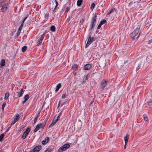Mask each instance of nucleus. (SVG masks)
Instances as JSON below:
<instances>
[{
  "label": "nucleus",
  "mask_w": 152,
  "mask_h": 152,
  "mask_svg": "<svg viewBox=\"0 0 152 152\" xmlns=\"http://www.w3.org/2000/svg\"><path fill=\"white\" fill-rule=\"evenodd\" d=\"M140 28H137L132 33L131 35L133 39H137L139 36L140 34L139 32Z\"/></svg>",
  "instance_id": "1"
},
{
  "label": "nucleus",
  "mask_w": 152,
  "mask_h": 152,
  "mask_svg": "<svg viewBox=\"0 0 152 152\" xmlns=\"http://www.w3.org/2000/svg\"><path fill=\"white\" fill-rule=\"evenodd\" d=\"M97 15L95 13L92 18L91 23L90 25V30H91L95 26L96 23Z\"/></svg>",
  "instance_id": "2"
},
{
  "label": "nucleus",
  "mask_w": 152,
  "mask_h": 152,
  "mask_svg": "<svg viewBox=\"0 0 152 152\" xmlns=\"http://www.w3.org/2000/svg\"><path fill=\"white\" fill-rule=\"evenodd\" d=\"M45 121L44 123L39 124L37 125L36 127L34 130V132H36L38 130L41 128L43 129L44 128L46 125L47 121Z\"/></svg>",
  "instance_id": "3"
},
{
  "label": "nucleus",
  "mask_w": 152,
  "mask_h": 152,
  "mask_svg": "<svg viewBox=\"0 0 152 152\" xmlns=\"http://www.w3.org/2000/svg\"><path fill=\"white\" fill-rule=\"evenodd\" d=\"M70 146L69 144L68 143L64 145L63 146L60 147L58 150V152H62L65 151Z\"/></svg>",
  "instance_id": "4"
},
{
  "label": "nucleus",
  "mask_w": 152,
  "mask_h": 152,
  "mask_svg": "<svg viewBox=\"0 0 152 152\" xmlns=\"http://www.w3.org/2000/svg\"><path fill=\"white\" fill-rule=\"evenodd\" d=\"M94 41L93 37H91V36H89L87 44L86 45L85 48H87L92 42Z\"/></svg>",
  "instance_id": "5"
},
{
  "label": "nucleus",
  "mask_w": 152,
  "mask_h": 152,
  "mask_svg": "<svg viewBox=\"0 0 152 152\" xmlns=\"http://www.w3.org/2000/svg\"><path fill=\"white\" fill-rule=\"evenodd\" d=\"M20 116L18 114H16L15 115V117L14 118L13 121L11 124V126H12L14 125L15 123L18 120Z\"/></svg>",
  "instance_id": "6"
},
{
  "label": "nucleus",
  "mask_w": 152,
  "mask_h": 152,
  "mask_svg": "<svg viewBox=\"0 0 152 152\" xmlns=\"http://www.w3.org/2000/svg\"><path fill=\"white\" fill-rule=\"evenodd\" d=\"M107 83V81L105 80H103L101 84V88L103 89L105 87Z\"/></svg>",
  "instance_id": "7"
},
{
  "label": "nucleus",
  "mask_w": 152,
  "mask_h": 152,
  "mask_svg": "<svg viewBox=\"0 0 152 152\" xmlns=\"http://www.w3.org/2000/svg\"><path fill=\"white\" fill-rule=\"evenodd\" d=\"M42 149V146L38 145L36 146L32 151L34 152H39Z\"/></svg>",
  "instance_id": "8"
},
{
  "label": "nucleus",
  "mask_w": 152,
  "mask_h": 152,
  "mask_svg": "<svg viewBox=\"0 0 152 152\" xmlns=\"http://www.w3.org/2000/svg\"><path fill=\"white\" fill-rule=\"evenodd\" d=\"M45 35V33H44L42 35H41L40 37L38 39V41L37 43L39 45H40L41 44L42 41L44 39Z\"/></svg>",
  "instance_id": "9"
},
{
  "label": "nucleus",
  "mask_w": 152,
  "mask_h": 152,
  "mask_svg": "<svg viewBox=\"0 0 152 152\" xmlns=\"http://www.w3.org/2000/svg\"><path fill=\"white\" fill-rule=\"evenodd\" d=\"M8 6V4H6L3 5L1 9V11L2 12H5L6 11L7 9V7Z\"/></svg>",
  "instance_id": "10"
},
{
  "label": "nucleus",
  "mask_w": 152,
  "mask_h": 152,
  "mask_svg": "<svg viewBox=\"0 0 152 152\" xmlns=\"http://www.w3.org/2000/svg\"><path fill=\"white\" fill-rule=\"evenodd\" d=\"M91 64H88L85 65L83 67L84 69L86 70H89L90 69L91 67Z\"/></svg>",
  "instance_id": "11"
},
{
  "label": "nucleus",
  "mask_w": 152,
  "mask_h": 152,
  "mask_svg": "<svg viewBox=\"0 0 152 152\" xmlns=\"http://www.w3.org/2000/svg\"><path fill=\"white\" fill-rule=\"evenodd\" d=\"M129 137V134H126V136H125L124 137V140L125 141V145H126L128 142Z\"/></svg>",
  "instance_id": "12"
},
{
  "label": "nucleus",
  "mask_w": 152,
  "mask_h": 152,
  "mask_svg": "<svg viewBox=\"0 0 152 152\" xmlns=\"http://www.w3.org/2000/svg\"><path fill=\"white\" fill-rule=\"evenodd\" d=\"M23 23H22L21 24L20 26V27L19 28L18 30V31H17V36H18L19 35V34L21 32V31L23 27Z\"/></svg>",
  "instance_id": "13"
},
{
  "label": "nucleus",
  "mask_w": 152,
  "mask_h": 152,
  "mask_svg": "<svg viewBox=\"0 0 152 152\" xmlns=\"http://www.w3.org/2000/svg\"><path fill=\"white\" fill-rule=\"evenodd\" d=\"M23 88H22L20 89V91H18L17 92V96L19 97H21L23 95Z\"/></svg>",
  "instance_id": "14"
},
{
  "label": "nucleus",
  "mask_w": 152,
  "mask_h": 152,
  "mask_svg": "<svg viewBox=\"0 0 152 152\" xmlns=\"http://www.w3.org/2000/svg\"><path fill=\"white\" fill-rule=\"evenodd\" d=\"M24 100L22 102V104H24L28 99L29 98V95L28 94L24 96Z\"/></svg>",
  "instance_id": "15"
},
{
  "label": "nucleus",
  "mask_w": 152,
  "mask_h": 152,
  "mask_svg": "<svg viewBox=\"0 0 152 152\" xmlns=\"http://www.w3.org/2000/svg\"><path fill=\"white\" fill-rule=\"evenodd\" d=\"M83 2V0H78L77 2V5L79 7L80 6Z\"/></svg>",
  "instance_id": "16"
},
{
  "label": "nucleus",
  "mask_w": 152,
  "mask_h": 152,
  "mask_svg": "<svg viewBox=\"0 0 152 152\" xmlns=\"http://www.w3.org/2000/svg\"><path fill=\"white\" fill-rule=\"evenodd\" d=\"M61 83H58L57 86H56V88L55 90V91L56 92L59 89V88H60L61 87Z\"/></svg>",
  "instance_id": "17"
},
{
  "label": "nucleus",
  "mask_w": 152,
  "mask_h": 152,
  "mask_svg": "<svg viewBox=\"0 0 152 152\" xmlns=\"http://www.w3.org/2000/svg\"><path fill=\"white\" fill-rule=\"evenodd\" d=\"M5 61L4 59L2 60L0 62V65L1 66H4L5 65Z\"/></svg>",
  "instance_id": "18"
},
{
  "label": "nucleus",
  "mask_w": 152,
  "mask_h": 152,
  "mask_svg": "<svg viewBox=\"0 0 152 152\" xmlns=\"http://www.w3.org/2000/svg\"><path fill=\"white\" fill-rule=\"evenodd\" d=\"M121 61H120L119 60H118L117 61V65L119 66H123V63H121Z\"/></svg>",
  "instance_id": "19"
},
{
  "label": "nucleus",
  "mask_w": 152,
  "mask_h": 152,
  "mask_svg": "<svg viewBox=\"0 0 152 152\" xmlns=\"http://www.w3.org/2000/svg\"><path fill=\"white\" fill-rule=\"evenodd\" d=\"M50 30L53 32H55L56 31V28L54 26H52L50 27Z\"/></svg>",
  "instance_id": "20"
},
{
  "label": "nucleus",
  "mask_w": 152,
  "mask_h": 152,
  "mask_svg": "<svg viewBox=\"0 0 152 152\" xmlns=\"http://www.w3.org/2000/svg\"><path fill=\"white\" fill-rule=\"evenodd\" d=\"M30 131V128H27L26 130L24 132L25 133H26L27 134H28Z\"/></svg>",
  "instance_id": "21"
},
{
  "label": "nucleus",
  "mask_w": 152,
  "mask_h": 152,
  "mask_svg": "<svg viewBox=\"0 0 152 152\" xmlns=\"http://www.w3.org/2000/svg\"><path fill=\"white\" fill-rule=\"evenodd\" d=\"M9 96V93H6L5 95L4 96V99L6 100H7Z\"/></svg>",
  "instance_id": "22"
},
{
  "label": "nucleus",
  "mask_w": 152,
  "mask_h": 152,
  "mask_svg": "<svg viewBox=\"0 0 152 152\" xmlns=\"http://www.w3.org/2000/svg\"><path fill=\"white\" fill-rule=\"evenodd\" d=\"M115 11V8H113L112 9H111L110 12H109L107 13V15H109L111 13H112L113 12H114Z\"/></svg>",
  "instance_id": "23"
},
{
  "label": "nucleus",
  "mask_w": 152,
  "mask_h": 152,
  "mask_svg": "<svg viewBox=\"0 0 152 152\" xmlns=\"http://www.w3.org/2000/svg\"><path fill=\"white\" fill-rule=\"evenodd\" d=\"M28 134L26 133H25L24 132L23 133V135H22L21 137L23 139H25L28 135Z\"/></svg>",
  "instance_id": "24"
},
{
  "label": "nucleus",
  "mask_w": 152,
  "mask_h": 152,
  "mask_svg": "<svg viewBox=\"0 0 152 152\" xmlns=\"http://www.w3.org/2000/svg\"><path fill=\"white\" fill-rule=\"evenodd\" d=\"M27 48V47L26 46H24L22 48V51L24 52H25Z\"/></svg>",
  "instance_id": "25"
},
{
  "label": "nucleus",
  "mask_w": 152,
  "mask_h": 152,
  "mask_svg": "<svg viewBox=\"0 0 152 152\" xmlns=\"http://www.w3.org/2000/svg\"><path fill=\"white\" fill-rule=\"evenodd\" d=\"M72 68L75 71H77V65H75L74 66H72Z\"/></svg>",
  "instance_id": "26"
},
{
  "label": "nucleus",
  "mask_w": 152,
  "mask_h": 152,
  "mask_svg": "<svg viewBox=\"0 0 152 152\" xmlns=\"http://www.w3.org/2000/svg\"><path fill=\"white\" fill-rule=\"evenodd\" d=\"M106 22L107 21L106 20L103 19L100 22V23L102 25L106 23Z\"/></svg>",
  "instance_id": "27"
},
{
  "label": "nucleus",
  "mask_w": 152,
  "mask_h": 152,
  "mask_svg": "<svg viewBox=\"0 0 152 152\" xmlns=\"http://www.w3.org/2000/svg\"><path fill=\"white\" fill-rule=\"evenodd\" d=\"M60 116H58L57 118V119L55 120V121L54 122V123L53 124V125H54L57 122V121L59 120V119H60Z\"/></svg>",
  "instance_id": "28"
},
{
  "label": "nucleus",
  "mask_w": 152,
  "mask_h": 152,
  "mask_svg": "<svg viewBox=\"0 0 152 152\" xmlns=\"http://www.w3.org/2000/svg\"><path fill=\"white\" fill-rule=\"evenodd\" d=\"M4 136V134H3L0 135V141H1L3 140Z\"/></svg>",
  "instance_id": "29"
},
{
  "label": "nucleus",
  "mask_w": 152,
  "mask_h": 152,
  "mask_svg": "<svg viewBox=\"0 0 152 152\" xmlns=\"http://www.w3.org/2000/svg\"><path fill=\"white\" fill-rule=\"evenodd\" d=\"M95 4L94 3H92L91 4V10H93V9H94V8L95 7Z\"/></svg>",
  "instance_id": "30"
},
{
  "label": "nucleus",
  "mask_w": 152,
  "mask_h": 152,
  "mask_svg": "<svg viewBox=\"0 0 152 152\" xmlns=\"http://www.w3.org/2000/svg\"><path fill=\"white\" fill-rule=\"evenodd\" d=\"M55 1L56 2V5L55 6V8L54 10H53V12H54L55 11V10H56V8L58 6V2L56 0H55Z\"/></svg>",
  "instance_id": "31"
},
{
  "label": "nucleus",
  "mask_w": 152,
  "mask_h": 152,
  "mask_svg": "<svg viewBox=\"0 0 152 152\" xmlns=\"http://www.w3.org/2000/svg\"><path fill=\"white\" fill-rule=\"evenodd\" d=\"M6 103H4L3 104L2 106V108H1L2 110H3V111H4V108L6 106Z\"/></svg>",
  "instance_id": "32"
},
{
  "label": "nucleus",
  "mask_w": 152,
  "mask_h": 152,
  "mask_svg": "<svg viewBox=\"0 0 152 152\" xmlns=\"http://www.w3.org/2000/svg\"><path fill=\"white\" fill-rule=\"evenodd\" d=\"M38 116H37L34 119V124H35L36 122L38 119Z\"/></svg>",
  "instance_id": "33"
},
{
  "label": "nucleus",
  "mask_w": 152,
  "mask_h": 152,
  "mask_svg": "<svg viewBox=\"0 0 152 152\" xmlns=\"http://www.w3.org/2000/svg\"><path fill=\"white\" fill-rule=\"evenodd\" d=\"M45 140H46V141L47 143L49 142V138L48 137H46Z\"/></svg>",
  "instance_id": "34"
},
{
  "label": "nucleus",
  "mask_w": 152,
  "mask_h": 152,
  "mask_svg": "<svg viewBox=\"0 0 152 152\" xmlns=\"http://www.w3.org/2000/svg\"><path fill=\"white\" fill-rule=\"evenodd\" d=\"M28 17V16H27L26 17H25L24 18V19H23L22 22V23H23V24L24 23L25 21L26 20V19L27 18V17Z\"/></svg>",
  "instance_id": "35"
},
{
  "label": "nucleus",
  "mask_w": 152,
  "mask_h": 152,
  "mask_svg": "<svg viewBox=\"0 0 152 152\" xmlns=\"http://www.w3.org/2000/svg\"><path fill=\"white\" fill-rule=\"evenodd\" d=\"M28 17V16H27L26 17H25L24 18V19H23L22 22V23H23V24L24 23L25 21L26 20V19L27 18V17Z\"/></svg>",
  "instance_id": "36"
},
{
  "label": "nucleus",
  "mask_w": 152,
  "mask_h": 152,
  "mask_svg": "<svg viewBox=\"0 0 152 152\" xmlns=\"http://www.w3.org/2000/svg\"><path fill=\"white\" fill-rule=\"evenodd\" d=\"M70 9V7H67L66 8V12H68Z\"/></svg>",
  "instance_id": "37"
},
{
  "label": "nucleus",
  "mask_w": 152,
  "mask_h": 152,
  "mask_svg": "<svg viewBox=\"0 0 152 152\" xmlns=\"http://www.w3.org/2000/svg\"><path fill=\"white\" fill-rule=\"evenodd\" d=\"M42 143L43 145H45L47 143L46 140H45L42 141Z\"/></svg>",
  "instance_id": "38"
},
{
  "label": "nucleus",
  "mask_w": 152,
  "mask_h": 152,
  "mask_svg": "<svg viewBox=\"0 0 152 152\" xmlns=\"http://www.w3.org/2000/svg\"><path fill=\"white\" fill-rule=\"evenodd\" d=\"M144 121H147L148 120V118L147 117H144Z\"/></svg>",
  "instance_id": "39"
},
{
  "label": "nucleus",
  "mask_w": 152,
  "mask_h": 152,
  "mask_svg": "<svg viewBox=\"0 0 152 152\" xmlns=\"http://www.w3.org/2000/svg\"><path fill=\"white\" fill-rule=\"evenodd\" d=\"M102 25L101 24V23H100L98 25V27H97V29H100V28H101V26Z\"/></svg>",
  "instance_id": "40"
},
{
  "label": "nucleus",
  "mask_w": 152,
  "mask_h": 152,
  "mask_svg": "<svg viewBox=\"0 0 152 152\" xmlns=\"http://www.w3.org/2000/svg\"><path fill=\"white\" fill-rule=\"evenodd\" d=\"M4 1V0H1V1H0V6H2V3Z\"/></svg>",
  "instance_id": "41"
},
{
  "label": "nucleus",
  "mask_w": 152,
  "mask_h": 152,
  "mask_svg": "<svg viewBox=\"0 0 152 152\" xmlns=\"http://www.w3.org/2000/svg\"><path fill=\"white\" fill-rule=\"evenodd\" d=\"M51 151V149L50 148H49L47 149L45 152H50Z\"/></svg>",
  "instance_id": "42"
},
{
  "label": "nucleus",
  "mask_w": 152,
  "mask_h": 152,
  "mask_svg": "<svg viewBox=\"0 0 152 152\" xmlns=\"http://www.w3.org/2000/svg\"><path fill=\"white\" fill-rule=\"evenodd\" d=\"M62 98L63 99H65L66 97V94H63L62 95Z\"/></svg>",
  "instance_id": "43"
},
{
  "label": "nucleus",
  "mask_w": 152,
  "mask_h": 152,
  "mask_svg": "<svg viewBox=\"0 0 152 152\" xmlns=\"http://www.w3.org/2000/svg\"><path fill=\"white\" fill-rule=\"evenodd\" d=\"M148 104L149 105H152V102L151 101H150L149 102H148Z\"/></svg>",
  "instance_id": "44"
},
{
  "label": "nucleus",
  "mask_w": 152,
  "mask_h": 152,
  "mask_svg": "<svg viewBox=\"0 0 152 152\" xmlns=\"http://www.w3.org/2000/svg\"><path fill=\"white\" fill-rule=\"evenodd\" d=\"M70 17H68L67 19V22H69V21H70Z\"/></svg>",
  "instance_id": "45"
},
{
  "label": "nucleus",
  "mask_w": 152,
  "mask_h": 152,
  "mask_svg": "<svg viewBox=\"0 0 152 152\" xmlns=\"http://www.w3.org/2000/svg\"><path fill=\"white\" fill-rule=\"evenodd\" d=\"M54 122L53 121L52 123L50 125V126H49V127L50 128V127L51 126H53V124L54 123Z\"/></svg>",
  "instance_id": "46"
},
{
  "label": "nucleus",
  "mask_w": 152,
  "mask_h": 152,
  "mask_svg": "<svg viewBox=\"0 0 152 152\" xmlns=\"http://www.w3.org/2000/svg\"><path fill=\"white\" fill-rule=\"evenodd\" d=\"M88 76L87 75H86L84 77V79H85V80H87L88 78Z\"/></svg>",
  "instance_id": "47"
},
{
  "label": "nucleus",
  "mask_w": 152,
  "mask_h": 152,
  "mask_svg": "<svg viewBox=\"0 0 152 152\" xmlns=\"http://www.w3.org/2000/svg\"><path fill=\"white\" fill-rule=\"evenodd\" d=\"M60 103H61V101H60L59 102V103H58V107H59V106H60Z\"/></svg>",
  "instance_id": "48"
},
{
  "label": "nucleus",
  "mask_w": 152,
  "mask_h": 152,
  "mask_svg": "<svg viewBox=\"0 0 152 152\" xmlns=\"http://www.w3.org/2000/svg\"><path fill=\"white\" fill-rule=\"evenodd\" d=\"M62 112H61L60 113V114H59V115H58V116H59L60 117V116H61V114H62Z\"/></svg>",
  "instance_id": "49"
},
{
  "label": "nucleus",
  "mask_w": 152,
  "mask_h": 152,
  "mask_svg": "<svg viewBox=\"0 0 152 152\" xmlns=\"http://www.w3.org/2000/svg\"><path fill=\"white\" fill-rule=\"evenodd\" d=\"M48 13H47V14H46L45 15V16L46 17V16H48Z\"/></svg>",
  "instance_id": "50"
},
{
  "label": "nucleus",
  "mask_w": 152,
  "mask_h": 152,
  "mask_svg": "<svg viewBox=\"0 0 152 152\" xmlns=\"http://www.w3.org/2000/svg\"><path fill=\"white\" fill-rule=\"evenodd\" d=\"M126 145H125H125H124V149H126Z\"/></svg>",
  "instance_id": "51"
},
{
  "label": "nucleus",
  "mask_w": 152,
  "mask_h": 152,
  "mask_svg": "<svg viewBox=\"0 0 152 152\" xmlns=\"http://www.w3.org/2000/svg\"><path fill=\"white\" fill-rule=\"evenodd\" d=\"M39 114H40V113H38V114H37V116H38V117H39Z\"/></svg>",
  "instance_id": "52"
},
{
  "label": "nucleus",
  "mask_w": 152,
  "mask_h": 152,
  "mask_svg": "<svg viewBox=\"0 0 152 152\" xmlns=\"http://www.w3.org/2000/svg\"><path fill=\"white\" fill-rule=\"evenodd\" d=\"M11 126H10L8 128V130H9V129L10 128Z\"/></svg>",
  "instance_id": "53"
},
{
  "label": "nucleus",
  "mask_w": 152,
  "mask_h": 152,
  "mask_svg": "<svg viewBox=\"0 0 152 152\" xmlns=\"http://www.w3.org/2000/svg\"><path fill=\"white\" fill-rule=\"evenodd\" d=\"M30 152H34V151L32 150V151H30Z\"/></svg>",
  "instance_id": "54"
},
{
  "label": "nucleus",
  "mask_w": 152,
  "mask_h": 152,
  "mask_svg": "<svg viewBox=\"0 0 152 152\" xmlns=\"http://www.w3.org/2000/svg\"><path fill=\"white\" fill-rule=\"evenodd\" d=\"M9 130H8V129H7V130H6V131L7 132Z\"/></svg>",
  "instance_id": "55"
},
{
  "label": "nucleus",
  "mask_w": 152,
  "mask_h": 152,
  "mask_svg": "<svg viewBox=\"0 0 152 152\" xmlns=\"http://www.w3.org/2000/svg\"><path fill=\"white\" fill-rule=\"evenodd\" d=\"M150 101H151L152 102V99H151Z\"/></svg>",
  "instance_id": "56"
},
{
  "label": "nucleus",
  "mask_w": 152,
  "mask_h": 152,
  "mask_svg": "<svg viewBox=\"0 0 152 152\" xmlns=\"http://www.w3.org/2000/svg\"><path fill=\"white\" fill-rule=\"evenodd\" d=\"M63 105V104H61V106H62Z\"/></svg>",
  "instance_id": "57"
},
{
  "label": "nucleus",
  "mask_w": 152,
  "mask_h": 152,
  "mask_svg": "<svg viewBox=\"0 0 152 152\" xmlns=\"http://www.w3.org/2000/svg\"><path fill=\"white\" fill-rule=\"evenodd\" d=\"M96 33H97L98 32V31H96Z\"/></svg>",
  "instance_id": "58"
}]
</instances>
